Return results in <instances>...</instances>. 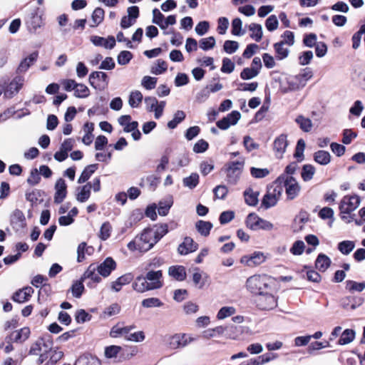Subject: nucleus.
Masks as SVG:
<instances>
[{
    "label": "nucleus",
    "mask_w": 365,
    "mask_h": 365,
    "mask_svg": "<svg viewBox=\"0 0 365 365\" xmlns=\"http://www.w3.org/2000/svg\"><path fill=\"white\" fill-rule=\"evenodd\" d=\"M163 277L162 271H153L150 270L148 272L145 278L148 282L150 289H156L163 287V282L161 278Z\"/></svg>",
    "instance_id": "obj_14"
},
{
    "label": "nucleus",
    "mask_w": 365,
    "mask_h": 365,
    "mask_svg": "<svg viewBox=\"0 0 365 365\" xmlns=\"http://www.w3.org/2000/svg\"><path fill=\"white\" fill-rule=\"evenodd\" d=\"M270 279L267 275H253L246 281L247 289L252 294L258 295L269 290Z\"/></svg>",
    "instance_id": "obj_2"
},
{
    "label": "nucleus",
    "mask_w": 365,
    "mask_h": 365,
    "mask_svg": "<svg viewBox=\"0 0 365 365\" xmlns=\"http://www.w3.org/2000/svg\"><path fill=\"white\" fill-rule=\"evenodd\" d=\"M67 185L63 179L59 178L55 184V195L53 201L56 204H59L63 201L67 194Z\"/></svg>",
    "instance_id": "obj_16"
},
{
    "label": "nucleus",
    "mask_w": 365,
    "mask_h": 365,
    "mask_svg": "<svg viewBox=\"0 0 365 365\" xmlns=\"http://www.w3.org/2000/svg\"><path fill=\"white\" fill-rule=\"evenodd\" d=\"M122 351V347L116 345L106 346L104 351V355L107 359L116 358Z\"/></svg>",
    "instance_id": "obj_47"
},
{
    "label": "nucleus",
    "mask_w": 365,
    "mask_h": 365,
    "mask_svg": "<svg viewBox=\"0 0 365 365\" xmlns=\"http://www.w3.org/2000/svg\"><path fill=\"white\" fill-rule=\"evenodd\" d=\"M279 26V21L275 15H271L265 21V26L269 31H275Z\"/></svg>",
    "instance_id": "obj_63"
},
{
    "label": "nucleus",
    "mask_w": 365,
    "mask_h": 365,
    "mask_svg": "<svg viewBox=\"0 0 365 365\" xmlns=\"http://www.w3.org/2000/svg\"><path fill=\"white\" fill-rule=\"evenodd\" d=\"M265 259L266 257L263 252H255L251 255L242 256L240 259V262L246 266L252 267L261 264Z\"/></svg>",
    "instance_id": "obj_12"
},
{
    "label": "nucleus",
    "mask_w": 365,
    "mask_h": 365,
    "mask_svg": "<svg viewBox=\"0 0 365 365\" xmlns=\"http://www.w3.org/2000/svg\"><path fill=\"white\" fill-rule=\"evenodd\" d=\"M133 279V275L130 273H128L119 277L116 280L113 281L110 284L111 289L114 292H119L122 289L123 285L128 284L132 282Z\"/></svg>",
    "instance_id": "obj_23"
},
{
    "label": "nucleus",
    "mask_w": 365,
    "mask_h": 365,
    "mask_svg": "<svg viewBox=\"0 0 365 365\" xmlns=\"http://www.w3.org/2000/svg\"><path fill=\"white\" fill-rule=\"evenodd\" d=\"M30 335V329L29 327H24L18 331L12 332L10 336V340H13L17 343L25 341Z\"/></svg>",
    "instance_id": "obj_25"
},
{
    "label": "nucleus",
    "mask_w": 365,
    "mask_h": 365,
    "mask_svg": "<svg viewBox=\"0 0 365 365\" xmlns=\"http://www.w3.org/2000/svg\"><path fill=\"white\" fill-rule=\"evenodd\" d=\"M90 91L88 88L82 83H77L75 91L74 96L77 98H84L89 96Z\"/></svg>",
    "instance_id": "obj_51"
},
{
    "label": "nucleus",
    "mask_w": 365,
    "mask_h": 365,
    "mask_svg": "<svg viewBox=\"0 0 365 365\" xmlns=\"http://www.w3.org/2000/svg\"><path fill=\"white\" fill-rule=\"evenodd\" d=\"M185 118V113L182 110H178L174 115V118L168 123V127L170 129L176 128L178 124L182 121Z\"/></svg>",
    "instance_id": "obj_56"
},
{
    "label": "nucleus",
    "mask_w": 365,
    "mask_h": 365,
    "mask_svg": "<svg viewBox=\"0 0 365 365\" xmlns=\"http://www.w3.org/2000/svg\"><path fill=\"white\" fill-rule=\"evenodd\" d=\"M29 24L34 30L39 29L43 25L41 15H38L36 11L32 13Z\"/></svg>",
    "instance_id": "obj_59"
},
{
    "label": "nucleus",
    "mask_w": 365,
    "mask_h": 365,
    "mask_svg": "<svg viewBox=\"0 0 365 365\" xmlns=\"http://www.w3.org/2000/svg\"><path fill=\"white\" fill-rule=\"evenodd\" d=\"M119 124L123 126V130L130 133L138 127L137 121H131V117L129 115H121L118 120Z\"/></svg>",
    "instance_id": "obj_24"
},
{
    "label": "nucleus",
    "mask_w": 365,
    "mask_h": 365,
    "mask_svg": "<svg viewBox=\"0 0 365 365\" xmlns=\"http://www.w3.org/2000/svg\"><path fill=\"white\" fill-rule=\"evenodd\" d=\"M250 33V37L255 41L259 42L263 36L262 25L256 23H252L248 26Z\"/></svg>",
    "instance_id": "obj_29"
},
{
    "label": "nucleus",
    "mask_w": 365,
    "mask_h": 365,
    "mask_svg": "<svg viewBox=\"0 0 365 365\" xmlns=\"http://www.w3.org/2000/svg\"><path fill=\"white\" fill-rule=\"evenodd\" d=\"M167 68V63L162 59H158L156 62L152 66L150 72L155 75H160L165 72Z\"/></svg>",
    "instance_id": "obj_41"
},
{
    "label": "nucleus",
    "mask_w": 365,
    "mask_h": 365,
    "mask_svg": "<svg viewBox=\"0 0 365 365\" xmlns=\"http://www.w3.org/2000/svg\"><path fill=\"white\" fill-rule=\"evenodd\" d=\"M92 186L90 182L86 184L82 187L78 188V193L76 195V200L80 202H84L88 200L91 196V190Z\"/></svg>",
    "instance_id": "obj_28"
},
{
    "label": "nucleus",
    "mask_w": 365,
    "mask_h": 365,
    "mask_svg": "<svg viewBox=\"0 0 365 365\" xmlns=\"http://www.w3.org/2000/svg\"><path fill=\"white\" fill-rule=\"evenodd\" d=\"M120 311V307L117 303H114L110 304L109 307H106L103 311V316L106 318L110 317L118 314Z\"/></svg>",
    "instance_id": "obj_58"
},
{
    "label": "nucleus",
    "mask_w": 365,
    "mask_h": 365,
    "mask_svg": "<svg viewBox=\"0 0 365 365\" xmlns=\"http://www.w3.org/2000/svg\"><path fill=\"white\" fill-rule=\"evenodd\" d=\"M34 293V289L31 287H26L16 291L12 297L13 301L18 303L27 302Z\"/></svg>",
    "instance_id": "obj_19"
},
{
    "label": "nucleus",
    "mask_w": 365,
    "mask_h": 365,
    "mask_svg": "<svg viewBox=\"0 0 365 365\" xmlns=\"http://www.w3.org/2000/svg\"><path fill=\"white\" fill-rule=\"evenodd\" d=\"M91 315L87 313L84 309H78L75 314V319L77 323H84L90 321Z\"/></svg>",
    "instance_id": "obj_64"
},
{
    "label": "nucleus",
    "mask_w": 365,
    "mask_h": 365,
    "mask_svg": "<svg viewBox=\"0 0 365 365\" xmlns=\"http://www.w3.org/2000/svg\"><path fill=\"white\" fill-rule=\"evenodd\" d=\"M24 78L22 76H16L8 85L4 91V96L6 98H12L23 87Z\"/></svg>",
    "instance_id": "obj_15"
},
{
    "label": "nucleus",
    "mask_w": 365,
    "mask_h": 365,
    "mask_svg": "<svg viewBox=\"0 0 365 365\" xmlns=\"http://www.w3.org/2000/svg\"><path fill=\"white\" fill-rule=\"evenodd\" d=\"M83 282V280L81 278L80 280L76 281L71 288L72 295L76 298H80L84 291Z\"/></svg>",
    "instance_id": "obj_50"
},
{
    "label": "nucleus",
    "mask_w": 365,
    "mask_h": 365,
    "mask_svg": "<svg viewBox=\"0 0 365 365\" xmlns=\"http://www.w3.org/2000/svg\"><path fill=\"white\" fill-rule=\"evenodd\" d=\"M258 195L259 193L257 192H255L251 188L247 189L244 192L245 202L250 206H255L257 204Z\"/></svg>",
    "instance_id": "obj_35"
},
{
    "label": "nucleus",
    "mask_w": 365,
    "mask_h": 365,
    "mask_svg": "<svg viewBox=\"0 0 365 365\" xmlns=\"http://www.w3.org/2000/svg\"><path fill=\"white\" fill-rule=\"evenodd\" d=\"M346 288L351 292H362L365 289V282H356L352 280L346 281Z\"/></svg>",
    "instance_id": "obj_60"
},
{
    "label": "nucleus",
    "mask_w": 365,
    "mask_h": 365,
    "mask_svg": "<svg viewBox=\"0 0 365 365\" xmlns=\"http://www.w3.org/2000/svg\"><path fill=\"white\" fill-rule=\"evenodd\" d=\"M168 274L178 281H183L186 278L185 268L181 265L171 266L168 269Z\"/></svg>",
    "instance_id": "obj_26"
},
{
    "label": "nucleus",
    "mask_w": 365,
    "mask_h": 365,
    "mask_svg": "<svg viewBox=\"0 0 365 365\" xmlns=\"http://www.w3.org/2000/svg\"><path fill=\"white\" fill-rule=\"evenodd\" d=\"M274 48L276 53V58L278 60H283L289 56V49L288 46L282 44V43H275L274 44Z\"/></svg>",
    "instance_id": "obj_32"
},
{
    "label": "nucleus",
    "mask_w": 365,
    "mask_h": 365,
    "mask_svg": "<svg viewBox=\"0 0 365 365\" xmlns=\"http://www.w3.org/2000/svg\"><path fill=\"white\" fill-rule=\"evenodd\" d=\"M117 264L110 257H106L103 262L96 266L97 272L103 277H108L116 269Z\"/></svg>",
    "instance_id": "obj_11"
},
{
    "label": "nucleus",
    "mask_w": 365,
    "mask_h": 365,
    "mask_svg": "<svg viewBox=\"0 0 365 365\" xmlns=\"http://www.w3.org/2000/svg\"><path fill=\"white\" fill-rule=\"evenodd\" d=\"M143 101V94L139 91H132L129 96L128 103L131 108H138Z\"/></svg>",
    "instance_id": "obj_39"
},
{
    "label": "nucleus",
    "mask_w": 365,
    "mask_h": 365,
    "mask_svg": "<svg viewBox=\"0 0 365 365\" xmlns=\"http://www.w3.org/2000/svg\"><path fill=\"white\" fill-rule=\"evenodd\" d=\"M243 164L240 162H233L227 168V180L231 184H235L241 175Z\"/></svg>",
    "instance_id": "obj_13"
},
{
    "label": "nucleus",
    "mask_w": 365,
    "mask_h": 365,
    "mask_svg": "<svg viewBox=\"0 0 365 365\" xmlns=\"http://www.w3.org/2000/svg\"><path fill=\"white\" fill-rule=\"evenodd\" d=\"M315 168L313 165L309 164L304 165L302 167V170L301 173L302 178L303 179L304 181H309L313 178Z\"/></svg>",
    "instance_id": "obj_46"
},
{
    "label": "nucleus",
    "mask_w": 365,
    "mask_h": 365,
    "mask_svg": "<svg viewBox=\"0 0 365 365\" xmlns=\"http://www.w3.org/2000/svg\"><path fill=\"white\" fill-rule=\"evenodd\" d=\"M157 83V78L151 76H144L141 81V85L147 90L155 88Z\"/></svg>",
    "instance_id": "obj_62"
},
{
    "label": "nucleus",
    "mask_w": 365,
    "mask_h": 365,
    "mask_svg": "<svg viewBox=\"0 0 365 365\" xmlns=\"http://www.w3.org/2000/svg\"><path fill=\"white\" fill-rule=\"evenodd\" d=\"M195 340H196L195 337L181 333L165 336L166 344L170 349L184 348Z\"/></svg>",
    "instance_id": "obj_3"
},
{
    "label": "nucleus",
    "mask_w": 365,
    "mask_h": 365,
    "mask_svg": "<svg viewBox=\"0 0 365 365\" xmlns=\"http://www.w3.org/2000/svg\"><path fill=\"white\" fill-rule=\"evenodd\" d=\"M360 204L359 196L356 195H345L339 203V212L340 213H351L359 207Z\"/></svg>",
    "instance_id": "obj_8"
},
{
    "label": "nucleus",
    "mask_w": 365,
    "mask_h": 365,
    "mask_svg": "<svg viewBox=\"0 0 365 365\" xmlns=\"http://www.w3.org/2000/svg\"><path fill=\"white\" fill-rule=\"evenodd\" d=\"M278 180L283 182L285 188V193L288 200H294L299 195L301 187L294 178L290 175H281L278 178Z\"/></svg>",
    "instance_id": "obj_4"
},
{
    "label": "nucleus",
    "mask_w": 365,
    "mask_h": 365,
    "mask_svg": "<svg viewBox=\"0 0 365 365\" xmlns=\"http://www.w3.org/2000/svg\"><path fill=\"white\" fill-rule=\"evenodd\" d=\"M232 34L235 36H242L245 31H242V21L240 18H235L232 21Z\"/></svg>",
    "instance_id": "obj_52"
},
{
    "label": "nucleus",
    "mask_w": 365,
    "mask_h": 365,
    "mask_svg": "<svg viewBox=\"0 0 365 365\" xmlns=\"http://www.w3.org/2000/svg\"><path fill=\"white\" fill-rule=\"evenodd\" d=\"M355 338V332L352 329H345L340 339H339V344L345 345L351 343Z\"/></svg>",
    "instance_id": "obj_43"
},
{
    "label": "nucleus",
    "mask_w": 365,
    "mask_h": 365,
    "mask_svg": "<svg viewBox=\"0 0 365 365\" xmlns=\"http://www.w3.org/2000/svg\"><path fill=\"white\" fill-rule=\"evenodd\" d=\"M304 86V82L302 81L296 75L289 76L285 81L282 82L280 84V91L283 93H287L288 92L300 90Z\"/></svg>",
    "instance_id": "obj_9"
},
{
    "label": "nucleus",
    "mask_w": 365,
    "mask_h": 365,
    "mask_svg": "<svg viewBox=\"0 0 365 365\" xmlns=\"http://www.w3.org/2000/svg\"><path fill=\"white\" fill-rule=\"evenodd\" d=\"M38 53L34 51L29 54L28 57L24 58L19 63L16 72L19 73H25L31 65H33L38 58Z\"/></svg>",
    "instance_id": "obj_20"
},
{
    "label": "nucleus",
    "mask_w": 365,
    "mask_h": 365,
    "mask_svg": "<svg viewBox=\"0 0 365 365\" xmlns=\"http://www.w3.org/2000/svg\"><path fill=\"white\" fill-rule=\"evenodd\" d=\"M173 203V198L171 197L166 199L165 201H160L158 207V214L161 216H165L168 215L170 208Z\"/></svg>",
    "instance_id": "obj_45"
},
{
    "label": "nucleus",
    "mask_w": 365,
    "mask_h": 365,
    "mask_svg": "<svg viewBox=\"0 0 365 365\" xmlns=\"http://www.w3.org/2000/svg\"><path fill=\"white\" fill-rule=\"evenodd\" d=\"M314 160L322 165H326L330 163L331 156L329 152L325 150H319L314 153Z\"/></svg>",
    "instance_id": "obj_36"
},
{
    "label": "nucleus",
    "mask_w": 365,
    "mask_h": 365,
    "mask_svg": "<svg viewBox=\"0 0 365 365\" xmlns=\"http://www.w3.org/2000/svg\"><path fill=\"white\" fill-rule=\"evenodd\" d=\"M305 148V141L303 139H299L297 141L294 157L299 160L302 161L304 159V150Z\"/></svg>",
    "instance_id": "obj_61"
},
{
    "label": "nucleus",
    "mask_w": 365,
    "mask_h": 365,
    "mask_svg": "<svg viewBox=\"0 0 365 365\" xmlns=\"http://www.w3.org/2000/svg\"><path fill=\"white\" fill-rule=\"evenodd\" d=\"M104 14L105 12L103 9L101 8H96L91 16V21L92 24H91V27H96L98 26L103 20L104 19Z\"/></svg>",
    "instance_id": "obj_40"
},
{
    "label": "nucleus",
    "mask_w": 365,
    "mask_h": 365,
    "mask_svg": "<svg viewBox=\"0 0 365 365\" xmlns=\"http://www.w3.org/2000/svg\"><path fill=\"white\" fill-rule=\"evenodd\" d=\"M111 231L112 226L108 222H106L101 225L98 236L101 240H106L110 237Z\"/></svg>",
    "instance_id": "obj_55"
},
{
    "label": "nucleus",
    "mask_w": 365,
    "mask_h": 365,
    "mask_svg": "<svg viewBox=\"0 0 365 365\" xmlns=\"http://www.w3.org/2000/svg\"><path fill=\"white\" fill-rule=\"evenodd\" d=\"M330 258L324 254H319L316 259L315 266L320 272H325L331 264Z\"/></svg>",
    "instance_id": "obj_30"
},
{
    "label": "nucleus",
    "mask_w": 365,
    "mask_h": 365,
    "mask_svg": "<svg viewBox=\"0 0 365 365\" xmlns=\"http://www.w3.org/2000/svg\"><path fill=\"white\" fill-rule=\"evenodd\" d=\"M236 313V309L234 307H222L220 309L217 314V319L219 320L225 319L229 317L234 315Z\"/></svg>",
    "instance_id": "obj_42"
},
{
    "label": "nucleus",
    "mask_w": 365,
    "mask_h": 365,
    "mask_svg": "<svg viewBox=\"0 0 365 365\" xmlns=\"http://www.w3.org/2000/svg\"><path fill=\"white\" fill-rule=\"evenodd\" d=\"M246 225L248 228L255 231L259 230L270 231L274 229V225L272 222L259 217L255 213L247 215Z\"/></svg>",
    "instance_id": "obj_5"
},
{
    "label": "nucleus",
    "mask_w": 365,
    "mask_h": 365,
    "mask_svg": "<svg viewBox=\"0 0 365 365\" xmlns=\"http://www.w3.org/2000/svg\"><path fill=\"white\" fill-rule=\"evenodd\" d=\"M135 328L134 326L123 327L120 324L113 326L110 331V336L113 338L124 336L127 340L129 333Z\"/></svg>",
    "instance_id": "obj_21"
},
{
    "label": "nucleus",
    "mask_w": 365,
    "mask_h": 365,
    "mask_svg": "<svg viewBox=\"0 0 365 365\" xmlns=\"http://www.w3.org/2000/svg\"><path fill=\"white\" fill-rule=\"evenodd\" d=\"M168 231L166 224L145 229L139 236L130 242L127 247L131 251L148 252L167 234Z\"/></svg>",
    "instance_id": "obj_1"
},
{
    "label": "nucleus",
    "mask_w": 365,
    "mask_h": 365,
    "mask_svg": "<svg viewBox=\"0 0 365 365\" xmlns=\"http://www.w3.org/2000/svg\"><path fill=\"white\" fill-rule=\"evenodd\" d=\"M207 278V275L199 272L197 269H196V271L192 274V281L195 285L199 289H202L205 286Z\"/></svg>",
    "instance_id": "obj_44"
},
{
    "label": "nucleus",
    "mask_w": 365,
    "mask_h": 365,
    "mask_svg": "<svg viewBox=\"0 0 365 365\" xmlns=\"http://www.w3.org/2000/svg\"><path fill=\"white\" fill-rule=\"evenodd\" d=\"M199 183V175L197 173H192L190 176L183 179V185L190 189L195 188Z\"/></svg>",
    "instance_id": "obj_49"
},
{
    "label": "nucleus",
    "mask_w": 365,
    "mask_h": 365,
    "mask_svg": "<svg viewBox=\"0 0 365 365\" xmlns=\"http://www.w3.org/2000/svg\"><path fill=\"white\" fill-rule=\"evenodd\" d=\"M92 43L97 46H103L106 48H113L115 45V39L113 36H108L107 38L93 36L91 37Z\"/></svg>",
    "instance_id": "obj_22"
},
{
    "label": "nucleus",
    "mask_w": 365,
    "mask_h": 365,
    "mask_svg": "<svg viewBox=\"0 0 365 365\" xmlns=\"http://www.w3.org/2000/svg\"><path fill=\"white\" fill-rule=\"evenodd\" d=\"M287 135H281L274 142V150L278 158H282L287 147Z\"/></svg>",
    "instance_id": "obj_18"
},
{
    "label": "nucleus",
    "mask_w": 365,
    "mask_h": 365,
    "mask_svg": "<svg viewBox=\"0 0 365 365\" xmlns=\"http://www.w3.org/2000/svg\"><path fill=\"white\" fill-rule=\"evenodd\" d=\"M255 303L257 307L262 310L272 309L277 304V299L272 294L269 292V290L257 295Z\"/></svg>",
    "instance_id": "obj_7"
},
{
    "label": "nucleus",
    "mask_w": 365,
    "mask_h": 365,
    "mask_svg": "<svg viewBox=\"0 0 365 365\" xmlns=\"http://www.w3.org/2000/svg\"><path fill=\"white\" fill-rule=\"evenodd\" d=\"M95 79H98L103 83H108V76L106 73L101 71H94L92 72L89 76V83L91 86H93Z\"/></svg>",
    "instance_id": "obj_53"
},
{
    "label": "nucleus",
    "mask_w": 365,
    "mask_h": 365,
    "mask_svg": "<svg viewBox=\"0 0 365 365\" xmlns=\"http://www.w3.org/2000/svg\"><path fill=\"white\" fill-rule=\"evenodd\" d=\"M294 121L299 126L301 130L306 133L310 132L313 127L312 120L302 115H297Z\"/></svg>",
    "instance_id": "obj_31"
},
{
    "label": "nucleus",
    "mask_w": 365,
    "mask_h": 365,
    "mask_svg": "<svg viewBox=\"0 0 365 365\" xmlns=\"http://www.w3.org/2000/svg\"><path fill=\"white\" fill-rule=\"evenodd\" d=\"M355 247V242L351 240H344L338 244L339 251L345 255L350 254Z\"/></svg>",
    "instance_id": "obj_37"
},
{
    "label": "nucleus",
    "mask_w": 365,
    "mask_h": 365,
    "mask_svg": "<svg viewBox=\"0 0 365 365\" xmlns=\"http://www.w3.org/2000/svg\"><path fill=\"white\" fill-rule=\"evenodd\" d=\"M82 280L89 279L87 286L90 288H94L96 284L102 281L100 274L97 272L96 265L91 264L81 277Z\"/></svg>",
    "instance_id": "obj_10"
},
{
    "label": "nucleus",
    "mask_w": 365,
    "mask_h": 365,
    "mask_svg": "<svg viewBox=\"0 0 365 365\" xmlns=\"http://www.w3.org/2000/svg\"><path fill=\"white\" fill-rule=\"evenodd\" d=\"M282 41L279 43L290 47L294 43V34L292 31L287 30L281 36Z\"/></svg>",
    "instance_id": "obj_54"
},
{
    "label": "nucleus",
    "mask_w": 365,
    "mask_h": 365,
    "mask_svg": "<svg viewBox=\"0 0 365 365\" xmlns=\"http://www.w3.org/2000/svg\"><path fill=\"white\" fill-rule=\"evenodd\" d=\"M195 227L201 235L207 237L212 228V224L207 221L199 220L195 223Z\"/></svg>",
    "instance_id": "obj_33"
},
{
    "label": "nucleus",
    "mask_w": 365,
    "mask_h": 365,
    "mask_svg": "<svg viewBox=\"0 0 365 365\" xmlns=\"http://www.w3.org/2000/svg\"><path fill=\"white\" fill-rule=\"evenodd\" d=\"M198 245L190 237H185L178 247V252L181 255H186L197 250Z\"/></svg>",
    "instance_id": "obj_17"
},
{
    "label": "nucleus",
    "mask_w": 365,
    "mask_h": 365,
    "mask_svg": "<svg viewBox=\"0 0 365 365\" xmlns=\"http://www.w3.org/2000/svg\"><path fill=\"white\" fill-rule=\"evenodd\" d=\"M282 193V187L277 182L268 187L262 200V205L266 209L274 206Z\"/></svg>",
    "instance_id": "obj_6"
},
{
    "label": "nucleus",
    "mask_w": 365,
    "mask_h": 365,
    "mask_svg": "<svg viewBox=\"0 0 365 365\" xmlns=\"http://www.w3.org/2000/svg\"><path fill=\"white\" fill-rule=\"evenodd\" d=\"M96 164L89 165L87 167H86L85 169L83 170L81 175H80L78 180V182L80 184L85 182L90 178L91 175L96 171Z\"/></svg>",
    "instance_id": "obj_38"
},
{
    "label": "nucleus",
    "mask_w": 365,
    "mask_h": 365,
    "mask_svg": "<svg viewBox=\"0 0 365 365\" xmlns=\"http://www.w3.org/2000/svg\"><path fill=\"white\" fill-rule=\"evenodd\" d=\"M132 287L135 291L140 293L151 290L150 289L148 282L146 281L145 277L143 276L137 277L135 281L133 282Z\"/></svg>",
    "instance_id": "obj_27"
},
{
    "label": "nucleus",
    "mask_w": 365,
    "mask_h": 365,
    "mask_svg": "<svg viewBox=\"0 0 365 365\" xmlns=\"http://www.w3.org/2000/svg\"><path fill=\"white\" fill-rule=\"evenodd\" d=\"M225 331V327L222 326H218L212 329H208L202 332V338L205 339H210L216 336L222 335Z\"/></svg>",
    "instance_id": "obj_34"
},
{
    "label": "nucleus",
    "mask_w": 365,
    "mask_h": 365,
    "mask_svg": "<svg viewBox=\"0 0 365 365\" xmlns=\"http://www.w3.org/2000/svg\"><path fill=\"white\" fill-rule=\"evenodd\" d=\"M215 46V38L213 36L204 38L200 41V48L204 51L212 49Z\"/></svg>",
    "instance_id": "obj_57"
},
{
    "label": "nucleus",
    "mask_w": 365,
    "mask_h": 365,
    "mask_svg": "<svg viewBox=\"0 0 365 365\" xmlns=\"http://www.w3.org/2000/svg\"><path fill=\"white\" fill-rule=\"evenodd\" d=\"M141 305L144 308H155L162 307L163 303L157 297H150L143 299L141 302Z\"/></svg>",
    "instance_id": "obj_48"
}]
</instances>
